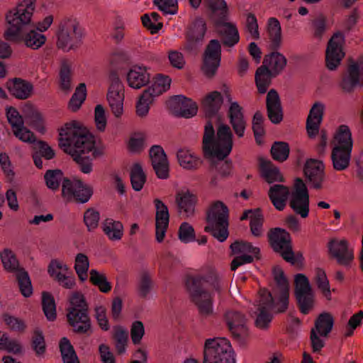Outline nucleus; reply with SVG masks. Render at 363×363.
<instances>
[{"label":"nucleus","instance_id":"1","mask_svg":"<svg viewBox=\"0 0 363 363\" xmlns=\"http://www.w3.org/2000/svg\"><path fill=\"white\" fill-rule=\"evenodd\" d=\"M59 146L69 155L85 174L91 172V133L78 121L66 123L60 129Z\"/></svg>","mask_w":363,"mask_h":363},{"label":"nucleus","instance_id":"2","mask_svg":"<svg viewBox=\"0 0 363 363\" xmlns=\"http://www.w3.org/2000/svg\"><path fill=\"white\" fill-rule=\"evenodd\" d=\"M185 287L199 314L203 318L213 315L214 293L220 295L223 291V286L218 277L213 273L189 275L185 279Z\"/></svg>","mask_w":363,"mask_h":363},{"label":"nucleus","instance_id":"3","mask_svg":"<svg viewBox=\"0 0 363 363\" xmlns=\"http://www.w3.org/2000/svg\"><path fill=\"white\" fill-rule=\"evenodd\" d=\"M63 174V172L59 169L47 170L44 179L48 188L56 191L62 182V196L67 202L86 203L91 198L89 186L79 178L69 179L64 177Z\"/></svg>","mask_w":363,"mask_h":363},{"label":"nucleus","instance_id":"4","mask_svg":"<svg viewBox=\"0 0 363 363\" xmlns=\"http://www.w3.org/2000/svg\"><path fill=\"white\" fill-rule=\"evenodd\" d=\"M233 138V134L229 125H220L216 133L212 122L208 121L204 127L203 137L204 155L206 157L223 160L232 150Z\"/></svg>","mask_w":363,"mask_h":363},{"label":"nucleus","instance_id":"5","mask_svg":"<svg viewBox=\"0 0 363 363\" xmlns=\"http://www.w3.org/2000/svg\"><path fill=\"white\" fill-rule=\"evenodd\" d=\"M36 0H22L5 15L6 28L3 33L5 40L18 39L19 34L31 27Z\"/></svg>","mask_w":363,"mask_h":363},{"label":"nucleus","instance_id":"6","mask_svg":"<svg viewBox=\"0 0 363 363\" xmlns=\"http://www.w3.org/2000/svg\"><path fill=\"white\" fill-rule=\"evenodd\" d=\"M128 60L125 53H114L111 58V70L115 69L119 77L121 75H125L128 84L133 89H138L146 86L150 81V74L147 67L135 65L128 68Z\"/></svg>","mask_w":363,"mask_h":363},{"label":"nucleus","instance_id":"7","mask_svg":"<svg viewBox=\"0 0 363 363\" xmlns=\"http://www.w3.org/2000/svg\"><path fill=\"white\" fill-rule=\"evenodd\" d=\"M215 19L216 29L223 45L235 46L240 40L238 28L231 23L226 22L228 7L224 0H206Z\"/></svg>","mask_w":363,"mask_h":363},{"label":"nucleus","instance_id":"8","mask_svg":"<svg viewBox=\"0 0 363 363\" xmlns=\"http://www.w3.org/2000/svg\"><path fill=\"white\" fill-rule=\"evenodd\" d=\"M335 140L336 143L331 153L333 167L337 171H342L350 165L353 147L352 134L347 125H341L338 128Z\"/></svg>","mask_w":363,"mask_h":363},{"label":"nucleus","instance_id":"9","mask_svg":"<svg viewBox=\"0 0 363 363\" xmlns=\"http://www.w3.org/2000/svg\"><path fill=\"white\" fill-rule=\"evenodd\" d=\"M207 225L205 231L210 233L220 242L228 237V208L222 201H216L209 207L206 213Z\"/></svg>","mask_w":363,"mask_h":363},{"label":"nucleus","instance_id":"10","mask_svg":"<svg viewBox=\"0 0 363 363\" xmlns=\"http://www.w3.org/2000/svg\"><path fill=\"white\" fill-rule=\"evenodd\" d=\"M70 306L67 308V318L73 331L77 334H84L91 328L88 314V304L80 292H74L69 298Z\"/></svg>","mask_w":363,"mask_h":363},{"label":"nucleus","instance_id":"11","mask_svg":"<svg viewBox=\"0 0 363 363\" xmlns=\"http://www.w3.org/2000/svg\"><path fill=\"white\" fill-rule=\"evenodd\" d=\"M184 363H199L195 359H187ZM203 363H235L230 343L224 337L206 340Z\"/></svg>","mask_w":363,"mask_h":363},{"label":"nucleus","instance_id":"12","mask_svg":"<svg viewBox=\"0 0 363 363\" xmlns=\"http://www.w3.org/2000/svg\"><path fill=\"white\" fill-rule=\"evenodd\" d=\"M269 242L272 249L281 257L292 264H299L303 260L301 253L295 254L292 249L290 234L280 228H272L268 233Z\"/></svg>","mask_w":363,"mask_h":363},{"label":"nucleus","instance_id":"13","mask_svg":"<svg viewBox=\"0 0 363 363\" xmlns=\"http://www.w3.org/2000/svg\"><path fill=\"white\" fill-rule=\"evenodd\" d=\"M57 36V47L68 52L80 45L82 33L78 23L68 21L64 23H60Z\"/></svg>","mask_w":363,"mask_h":363},{"label":"nucleus","instance_id":"14","mask_svg":"<svg viewBox=\"0 0 363 363\" xmlns=\"http://www.w3.org/2000/svg\"><path fill=\"white\" fill-rule=\"evenodd\" d=\"M256 302L257 306L256 325L262 328H267L272 319V311L277 310L279 312H281L279 310L281 305L279 304V301L277 302L274 301L271 293L265 289L259 290V297Z\"/></svg>","mask_w":363,"mask_h":363},{"label":"nucleus","instance_id":"15","mask_svg":"<svg viewBox=\"0 0 363 363\" xmlns=\"http://www.w3.org/2000/svg\"><path fill=\"white\" fill-rule=\"evenodd\" d=\"M109 80L106 99L113 113L118 118L123 111L124 86L115 69L110 71Z\"/></svg>","mask_w":363,"mask_h":363},{"label":"nucleus","instance_id":"16","mask_svg":"<svg viewBox=\"0 0 363 363\" xmlns=\"http://www.w3.org/2000/svg\"><path fill=\"white\" fill-rule=\"evenodd\" d=\"M309 194L303 181L297 178L289 199V206L301 218H306L309 214Z\"/></svg>","mask_w":363,"mask_h":363},{"label":"nucleus","instance_id":"17","mask_svg":"<svg viewBox=\"0 0 363 363\" xmlns=\"http://www.w3.org/2000/svg\"><path fill=\"white\" fill-rule=\"evenodd\" d=\"M295 295L300 311L307 314L313 306L314 294L308 277L303 274L295 277Z\"/></svg>","mask_w":363,"mask_h":363},{"label":"nucleus","instance_id":"18","mask_svg":"<svg viewBox=\"0 0 363 363\" xmlns=\"http://www.w3.org/2000/svg\"><path fill=\"white\" fill-rule=\"evenodd\" d=\"M206 32V21L202 18H196L186 33L184 50L189 54L196 55L203 44Z\"/></svg>","mask_w":363,"mask_h":363},{"label":"nucleus","instance_id":"19","mask_svg":"<svg viewBox=\"0 0 363 363\" xmlns=\"http://www.w3.org/2000/svg\"><path fill=\"white\" fill-rule=\"evenodd\" d=\"M221 60V45L218 40H211L203 56L202 71L208 77H213L220 66Z\"/></svg>","mask_w":363,"mask_h":363},{"label":"nucleus","instance_id":"20","mask_svg":"<svg viewBox=\"0 0 363 363\" xmlns=\"http://www.w3.org/2000/svg\"><path fill=\"white\" fill-rule=\"evenodd\" d=\"M345 43V36L340 31L333 34L329 40L325 54L326 66L330 70H335L340 64L345 56L342 45Z\"/></svg>","mask_w":363,"mask_h":363},{"label":"nucleus","instance_id":"21","mask_svg":"<svg viewBox=\"0 0 363 363\" xmlns=\"http://www.w3.org/2000/svg\"><path fill=\"white\" fill-rule=\"evenodd\" d=\"M230 249L233 254L243 253L240 256L235 257L231 262V270L235 271L240 266L251 263L254 257L252 255H247L251 253L256 258H259V249L254 247L251 243L243 241H235L230 245Z\"/></svg>","mask_w":363,"mask_h":363},{"label":"nucleus","instance_id":"22","mask_svg":"<svg viewBox=\"0 0 363 363\" xmlns=\"http://www.w3.org/2000/svg\"><path fill=\"white\" fill-rule=\"evenodd\" d=\"M342 89L347 92L353 91L357 86H363V58L352 61L343 74L341 82Z\"/></svg>","mask_w":363,"mask_h":363},{"label":"nucleus","instance_id":"23","mask_svg":"<svg viewBox=\"0 0 363 363\" xmlns=\"http://www.w3.org/2000/svg\"><path fill=\"white\" fill-rule=\"evenodd\" d=\"M224 318L233 337L243 342L247 332L245 315L235 309H228L225 313Z\"/></svg>","mask_w":363,"mask_h":363},{"label":"nucleus","instance_id":"24","mask_svg":"<svg viewBox=\"0 0 363 363\" xmlns=\"http://www.w3.org/2000/svg\"><path fill=\"white\" fill-rule=\"evenodd\" d=\"M303 172L307 182L311 187L320 189L325 179L324 165L318 160L309 159L304 165Z\"/></svg>","mask_w":363,"mask_h":363},{"label":"nucleus","instance_id":"25","mask_svg":"<svg viewBox=\"0 0 363 363\" xmlns=\"http://www.w3.org/2000/svg\"><path fill=\"white\" fill-rule=\"evenodd\" d=\"M328 248L329 253L337 259L338 264L348 267L354 259L352 250L349 249L348 242L345 240L331 239Z\"/></svg>","mask_w":363,"mask_h":363},{"label":"nucleus","instance_id":"26","mask_svg":"<svg viewBox=\"0 0 363 363\" xmlns=\"http://www.w3.org/2000/svg\"><path fill=\"white\" fill-rule=\"evenodd\" d=\"M156 208L155 235L157 242L163 241L169 223V213L167 206L159 199L154 200Z\"/></svg>","mask_w":363,"mask_h":363},{"label":"nucleus","instance_id":"27","mask_svg":"<svg viewBox=\"0 0 363 363\" xmlns=\"http://www.w3.org/2000/svg\"><path fill=\"white\" fill-rule=\"evenodd\" d=\"M150 157L157 177L162 179L169 177V163L163 148L153 145L150 150Z\"/></svg>","mask_w":363,"mask_h":363},{"label":"nucleus","instance_id":"28","mask_svg":"<svg viewBox=\"0 0 363 363\" xmlns=\"http://www.w3.org/2000/svg\"><path fill=\"white\" fill-rule=\"evenodd\" d=\"M227 116L236 135L242 138L247 126L242 107L238 102L232 103L228 109Z\"/></svg>","mask_w":363,"mask_h":363},{"label":"nucleus","instance_id":"29","mask_svg":"<svg viewBox=\"0 0 363 363\" xmlns=\"http://www.w3.org/2000/svg\"><path fill=\"white\" fill-rule=\"evenodd\" d=\"M267 116L272 123L278 124L283 119L281 100L275 89H270L266 98Z\"/></svg>","mask_w":363,"mask_h":363},{"label":"nucleus","instance_id":"30","mask_svg":"<svg viewBox=\"0 0 363 363\" xmlns=\"http://www.w3.org/2000/svg\"><path fill=\"white\" fill-rule=\"evenodd\" d=\"M9 93L18 99L29 98L33 90V84L21 78L9 79L5 84Z\"/></svg>","mask_w":363,"mask_h":363},{"label":"nucleus","instance_id":"31","mask_svg":"<svg viewBox=\"0 0 363 363\" xmlns=\"http://www.w3.org/2000/svg\"><path fill=\"white\" fill-rule=\"evenodd\" d=\"M45 35L35 30V27H30L26 31L21 33L18 39L9 40L14 43H23L26 47L33 50L39 49L45 43Z\"/></svg>","mask_w":363,"mask_h":363},{"label":"nucleus","instance_id":"32","mask_svg":"<svg viewBox=\"0 0 363 363\" xmlns=\"http://www.w3.org/2000/svg\"><path fill=\"white\" fill-rule=\"evenodd\" d=\"M274 280L276 281V294L278 297L279 304L281 305L280 311H284L289 304V283L284 272L281 270L274 271Z\"/></svg>","mask_w":363,"mask_h":363},{"label":"nucleus","instance_id":"33","mask_svg":"<svg viewBox=\"0 0 363 363\" xmlns=\"http://www.w3.org/2000/svg\"><path fill=\"white\" fill-rule=\"evenodd\" d=\"M324 106L320 102H315L310 110L307 121L306 129L308 136L314 138L319 131V126L323 120Z\"/></svg>","mask_w":363,"mask_h":363},{"label":"nucleus","instance_id":"34","mask_svg":"<svg viewBox=\"0 0 363 363\" xmlns=\"http://www.w3.org/2000/svg\"><path fill=\"white\" fill-rule=\"evenodd\" d=\"M171 104L174 106L178 114L186 118L193 117L198 111L196 102L182 95L174 96L171 99Z\"/></svg>","mask_w":363,"mask_h":363},{"label":"nucleus","instance_id":"35","mask_svg":"<svg viewBox=\"0 0 363 363\" xmlns=\"http://www.w3.org/2000/svg\"><path fill=\"white\" fill-rule=\"evenodd\" d=\"M291 194V192H290L289 188L282 184L271 186L268 192L271 202L279 211H283L285 208Z\"/></svg>","mask_w":363,"mask_h":363},{"label":"nucleus","instance_id":"36","mask_svg":"<svg viewBox=\"0 0 363 363\" xmlns=\"http://www.w3.org/2000/svg\"><path fill=\"white\" fill-rule=\"evenodd\" d=\"M223 102V99L219 91H214L208 94L202 100V107L206 116L211 118L216 116Z\"/></svg>","mask_w":363,"mask_h":363},{"label":"nucleus","instance_id":"37","mask_svg":"<svg viewBox=\"0 0 363 363\" xmlns=\"http://www.w3.org/2000/svg\"><path fill=\"white\" fill-rule=\"evenodd\" d=\"M259 169L261 176L269 184L284 181L279 169L269 160L260 157L259 159Z\"/></svg>","mask_w":363,"mask_h":363},{"label":"nucleus","instance_id":"38","mask_svg":"<svg viewBox=\"0 0 363 363\" xmlns=\"http://www.w3.org/2000/svg\"><path fill=\"white\" fill-rule=\"evenodd\" d=\"M267 33L269 39V48L278 50L282 43L281 28L277 18L271 17L267 21Z\"/></svg>","mask_w":363,"mask_h":363},{"label":"nucleus","instance_id":"39","mask_svg":"<svg viewBox=\"0 0 363 363\" xmlns=\"http://www.w3.org/2000/svg\"><path fill=\"white\" fill-rule=\"evenodd\" d=\"M287 60L286 58L277 50L266 55L262 66H266L269 69L274 76L279 74L285 67Z\"/></svg>","mask_w":363,"mask_h":363},{"label":"nucleus","instance_id":"40","mask_svg":"<svg viewBox=\"0 0 363 363\" xmlns=\"http://www.w3.org/2000/svg\"><path fill=\"white\" fill-rule=\"evenodd\" d=\"M179 212L184 216L189 217L194 213L195 203L196 201V196L189 191L182 193L177 198Z\"/></svg>","mask_w":363,"mask_h":363},{"label":"nucleus","instance_id":"41","mask_svg":"<svg viewBox=\"0 0 363 363\" xmlns=\"http://www.w3.org/2000/svg\"><path fill=\"white\" fill-rule=\"evenodd\" d=\"M177 157L179 164L184 169H196L201 164V159L188 150H178Z\"/></svg>","mask_w":363,"mask_h":363},{"label":"nucleus","instance_id":"42","mask_svg":"<svg viewBox=\"0 0 363 363\" xmlns=\"http://www.w3.org/2000/svg\"><path fill=\"white\" fill-rule=\"evenodd\" d=\"M273 77L274 76L266 66H261L257 69L255 74V82L260 94L266 93Z\"/></svg>","mask_w":363,"mask_h":363},{"label":"nucleus","instance_id":"43","mask_svg":"<svg viewBox=\"0 0 363 363\" xmlns=\"http://www.w3.org/2000/svg\"><path fill=\"white\" fill-rule=\"evenodd\" d=\"M103 231L111 240H119L123 236V227L120 221L106 218L102 225Z\"/></svg>","mask_w":363,"mask_h":363},{"label":"nucleus","instance_id":"44","mask_svg":"<svg viewBox=\"0 0 363 363\" xmlns=\"http://www.w3.org/2000/svg\"><path fill=\"white\" fill-rule=\"evenodd\" d=\"M86 97V88L84 83H80L76 88L67 105L72 112H77L82 106Z\"/></svg>","mask_w":363,"mask_h":363},{"label":"nucleus","instance_id":"45","mask_svg":"<svg viewBox=\"0 0 363 363\" xmlns=\"http://www.w3.org/2000/svg\"><path fill=\"white\" fill-rule=\"evenodd\" d=\"M42 307L47 319L49 321H54L57 318L56 304L53 296L50 292H42Z\"/></svg>","mask_w":363,"mask_h":363},{"label":"nucleus","instance_id":"46","mask_svg":"<svg viewBox=\"0 0 363 363\" xmlns=\"http://www.w3.org/2000/svg\"><path fill=\"white\" fill-rule=\"evenodd\" d=\"M59 347L63 363H79L74 347L67 337L60 340Z\"/></svg>","mask_w":363,"mask_h":363},{"label":"nucleus","instance_id":"47","mask_svg":"<svg viewBox=\"0 0 363 363\" xmlns=\"http://www.w3.org/2000/svg\"><path fill=\"white\" fill-rule=\"evenodd\" d=\"M334 324L333 316L328 313H323L319 315L315 321V329L318 333L323 337L328 336Z\"/></svg>","mask_w":363,"mask_h":363},{"label":"nucleus","instance_id":"48","mask_svg":"<svg viewBox=\"0 0 363 363\" xmlns=\"http://www.w3.org/2000/svg\"><path fill=\"white\" fill-rule=\"evenodd\" d=\"M171 79L168 76L157 74L155 78L154 84L148 87L146 91H149L154 97L162 94L169 89Z\"/></svg>","mask_w":363,"mask_h":363},{"label":"nucleus","instance_id":"49","mask_svg":"<svg viewBox=\"0 0 363 363\" xmlns=\"http://www.w3.org/2000/svg\"><path fill=\"white\" fill-rule=\"evenodd\" d=\"M130 182L133 189L136 191H140L146 182V175L138 163L134 164L131 168Z\"/></svg>","mask_w":363,"mask_h":363},{"label":"nucleus","instance_id":"50","mask_svg":"<svg viewBox=\"0 0 363 363\" xmlns=\"http://www.w3.org/2000/svg\"><path fill=\"white\" fill-rule=\"evenodd\" d=\"M16 279L21 294L24 297H30L33 294V287L28 272L24 269H18Z\"/></svg>","mask_w":363,"mask_h":363},{"label":"nucleus","instance_id":"51","mask_svg":"<svg viewBox=\"0 0 363 363\" xmlns=\"http://www.w3.org/2000/svg\"><path fill=\"white\" fill-rule=\"evenodd\" d=\"M113 339L115 346L118 354H123L125 351L128 340V332L123 327L117 325L113 328Z\"/></svg>","mask_w":363,"mask_h":363},{"label":"nucleus","instance_id":"52","mask_svg":"<svg viewBox=\"0 0 363 363\" xmlns=\"http://www.w3.org/2000/svg\"><path fill=\"white\" fill-rule=\"evenodd\" d=\"M71 79L70 66L67 62H63L60 70V86L65 94H68L72 90Z\"/></svg>","mask_w":363,"mask_h":363},{"label":"nucleus","instance_id":"53","mask_svg":"<svg viewBox=\"0 0 363 363\" xmlns=\"http://www.w3.org/2000/svg\"><path fill=\"white\" fill-rule=\"evenodd\" d=\"M89 267V258L86 255L79 253L75 258L74 269L79 279L84 281L88 277L87 271Z\"/></svg>","mask_w":363,"mask_h":363},{"label":"nucleus","instance_id":"54","mask_svg":"<svg viewBox=\"0 0 363 363\" xmlns=\"http://www.w3.org/2000/svg\"><path fill=\"white\" fill-rule=\"evenodd\" d=\"M92 285L97 286L99 290L104 294L108 293L112 289V284L108 280L106 274L93 269Z\"/></svg>","mask_w":363,"mask_h":363},{"label":"nucleus","instance_id":"55","mask_svg":"<svg viewBox=\"0 0 363 363\" xmlns=\"http://www.w3.org/2000/svg\"><path fill=\"white\" fill-rule=\"evenodd\" d=\"M271 154L274 160L279 162L286 160L289 155V146L285 142H275L272 146Z\"/></svg>","mask_w":363,"mask_h":363},{"label":"nucleus","instance_id":"56","mask_svg":"<svg viewBox=\"0 0 363 363\" xmlns=\"http://www.w3.org/2000/svg\"><path fill=\"white\" fill-rule=\"evenodd\" d=\"M154 98L149 91H143L136 105V112L139 116L143 117L147 114L150 105L152 103Z\"/></svg>","mask_w":363,"mask_h":363},{"label":"nucleus","instance_id":"57","mask_svg":"<svg viewBox=\"0 0 363 363\" xmlns=\"http://www.w3.org/2000/svg\"><path fill=\"white\" fill-rule=\"evenodd\" d=\"M1 259L4 267L9 272H14L17 270L18 261L14 253L8 248L4 249L0 254Z\"/></svg>","mask_w":363,"mask_h":363},{"label":"nucleus","instance_id":"58","mask_svg":"<svg viewBox=\"0 0 363 363\" xmlns=\"http://www.w3.org/2000/svg\"><path fill=\"white\" fill-rule=\"evenodd\" d=\"M314 280L318 288L323 292L325 296H330L329 281L323 269L320 268L315 269Z\"/></svg>","mask_w":363,"mask_h":363},{"label":"nucleus","instance_id":"59","mask_svg":"<svg viewBox=\"0 0 363 363\" xmlns=\"http://www.w3.org/2000/svg\"><path fill=\"white\" fill-rule=\"evenodd\" d=\"M152 281L147 272L142 273L138 286V292L140 297L145 298L152 288Z\"/></svg>","mask_w":363,"mask_h":363},{"label":"nucleus","instance_id":"60","mask_svg":"<svg viewBox=\"0 0 363 363\" xmlns=\"http://www.w3.org/2000/svg\"><path fill=\"white\" fill-rule=\"evenodd\" d=\"M3 320L11 330L23 333L26 328V325L22 319L11 315L9 313L3 315Z\"/></svg>","mask_w":363,"mask_h":363},{"label":"nucleus","instance_id":"61","mask_svg":"<svg viewBox=\"0 0 363 363\" xmlns=\"http://www.w3.org/2000/svg\"><path fill=\"white\" fill-rule=\"evenodd\" d=\"M32 348L38 356L43 355L46 350V345L43 332L35 330L32 337Z\"/></svg>","mask_w":363,"mask_h":363},{"label":"nucleus","instance_id":"62","mask_svg":"<svg viewBox=\"0 0 363 363\" xmlns=\"http://www.w3.org/2000/svg\"><path fill=\"white\" fill-rule=\"evenodd\" d=\"M6 111L8 122L13 128V130L23 125L24 121L23 117L21 115H20L19 112L16 108L13 106H8L6 108Z\"/></svg>","mask_w":363,"mask_h":363},{"label":"nucleus","instance_id":"63","mask_svg":"<svg viewBox=\"0 0 363 363\" xmlns=\"http://www.w3.org/2000/svg\"><path fill=\"white\" fill-rule=\"evenodd\" d=\"M179 238L184 243L194 241L195 240L194 228L188 223H182L179 229Z\"/></svg>","mask_w":363,"mask_h":363},{"label":"nucleus","instance_id":"64","mask_svg":"<svg viewBox=\"0 0 363 363\" xmlns=\"http://www.w3.org/2000/svg\"><path fill=\"white\" fill-rule=\"evenodd\" d=\"M94 122L98 130L104 131L106 127L107 118L103 106L99 104L94 110Z\"/></svg>","mask_w":363,"mask_h":363}]
</instances>
